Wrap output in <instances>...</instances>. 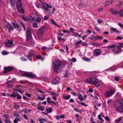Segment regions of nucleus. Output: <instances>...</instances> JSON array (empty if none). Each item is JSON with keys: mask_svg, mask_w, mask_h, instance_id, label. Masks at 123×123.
I'll list each match as a JSON object with an SVG mask.
<instances>
[{"mask_svg": "<svg viewBox=\"0 0 123 123\" xmlns=\"http://www.w3.org/2000/svg\"><path fill=\"white\" fill-rule=\"evenodd\" d=\"M116 46V45H109L108 47L109 48H112L111 50L112 51L114 54H118L121 52L122 50L121 48H119L117 47V48H115V46Z\"/></svg>", "mask_w": 123, "mask_h": 123, "instance_id": "nucleus-3", "label": "nucleus"}, {"mask_svg": "<svg viewBox=\"0 0 123 123\" xmlns=\"http://www.w3.org/2000/svg\"><path fill=\"white\" fill-rule=\"evenodd\" d=\"M118 25L122 29H123V25L120 23H118Z\"/></svg>", "mask_w": 123, "mask_h": 123, "instance_id": "nucleus-58", "label": "nucleus"}, {"mask_svg": "<svg viewBox=\"0 0 123 123\" xmlns=\"http://www.w3.org/2000/svg\"><path fill=\"white\" fill-rule=\"evenodd\" d=\"M14 69V68L13 67L9 66L7 67H5L4 68L3 73L6 74L9 72H10Z\"/></svg>", "mask_w": 123, "mask_h": 123, "instance_id": "nucleus-8", "label": "nucleus"}, {"mask_svg": "<svg viewBox=\"0 0 123 123\" xmlns=\"http://www.w3.org/2000/svg\"><path fill=\"white\" fill-rule=\"evenodd\" d=\"M12 23L13 25L14 28H15L16 30H18L19 31H21L22 29L21 26H20L18 24L12 22Z\"/></svg>", "mask_w": 123, "mask_h": 123, "instance_id": "nucleus-10", "label": "nucleus"}, {"mask_svg": "<svg viewBox=\"0 0 123 123\" xmlns=\"http://www.w3.org/2000/svg\"><path fill=\"white\" fill-rule=\"evenodd\" d=\"M119 45L117 46V47H123V43H119Z\"/></svg>", "mask_w": 123, "mask_h": 123, "instance_id": "nucleus-42", "label": "nucleus"}, {"mask_svg": "<svg viewBox=\"0 0 123 123\" xmlns=\"http://www.w3.org/2000/svg\"><path fill=\"white\" fill-rule=\"evenodd\" d=\"M27 17V21L29 22H31L33 20V18L32 17L30 16H28Z\"/></svg>", "mask_w": 123, "mask_h": 123, "instance_id": "nucleus-27", "label": "nucleus"}, {"mask_svg": "<svg viewBox=\"0 0 123 123\" xmlns=\"http://www.w3.org/2000/svg\"><path fill=\"white\" fill-rule=\"evenodd\" d=\"M20 59L23 61H26L27 60V59L26 58H25L23 57H21Z\"/></svg>", "mask_w": 123, "mask_h": 123, "instance_id": "nucleus-56", "label": "nucleus"}, {"mask_svg": "<svg viewBox=\"0 0 123 123\" xmlns=\"http://www.w3.org/2000/svg\"><path fill=\"white\" fill-rule=\"evenodd\" d=\"M114 79L115 80L117 81H119L120 80L119 77L117 76L114 77Z\"/></svg>", "mask_w": 123, "mask_h": 123, "instance_id": "nucleus-46", "label": "nucleus"}, {"mask_svg": "<svg viewBox=\"0 0 123 123\" xmlns=\"http://www.w3.org/2000/svg\"><path fill=\"white\" fill-rule=\"evenodd\" d=\"M112 12L113 15H115L117 14H118L119 13V12H118L117 10H112Z\"/></svg>", "mask_w": 123, "mask_h": 123, "instance_id": "nucleus-22", "label": "nucleus"}, {"mask_svg": "<svg viewBox=\"0 0 123 123\" xmlns=\"http://www.w3.org/2000/svg\"><path fill=\"white\" fill-rule=\"evenodd\" d=\"M24 117L26 120H28V117L26 116L25 114H24L23 115Z\"/></svg>", "mask_w": 123, "mask_h": 123, "instance_id": "nucleus-64", "label": "nucleus"}, {"mask_svg": "<svg viewBox=\"0 0 123 123\" xmlns=\"http://www.w3.org/2000/svg\"><path fill=\"white\" fill-rule=\"evenodd\" d=\"M22 7H19L17 8V9L18 12L22 14H24V11L23 9L22 8Z\"/></svg>", "mask_w": 123, "mask_h": 123, "instance_id": "nucleus-17", "label": "nucleus"}, {"mask_svg": "<svg viewBox=\"0 0 123 123\" xmlns=\"http://www.w3.org/2000/svg\"><path fill=\"white\" fill-rule=\"evenodd\" d=\"M98 119H99V120H100L104 121L103 119L102 118L101 116L100 115H98Z\"/></svg>", "mask_w": 123, "mask_h": 123, "instance_id": "nucleus-54", "label": "nucleus"}, {"mask_svg": "<svg viewBox=\"0 0 123 123\" xmlns=\"http://www.w3.org/2000/svg\"><path fill=\"white\" fill-rule=\"evenodd\" d=\"M14 109H19L20 108V105H19L16 104L15 102L14 103Z\"/></svg>", "mask_w": 123, "mask_h": 123, "instance_id": "nucleus-25", "label": "nucleus"}, {"mask_svg": "<svg viewBox=\"0 0 123 123\" xmlns=\"http://www.w3.org/2000/svg\"><path fill=\"white\" fill-rule=\"evenodd\" d=\"M22 76L23 77H27L29 78H36L37 76L35 74H33L32 73H28L27 72L22 74Z\"/></svg>", "mask_w": 123, "mask_h": 123, "instance_id": "nucleus-7", "label": "nucleus"}, {"mask_svg": "<svg viewBox=\"0 0 123 123\" xmlns=\"http://www.w3.org/2000/svg\"><path fill=\"white\" fill-rule=\"evenodd\" d=\"M96 39H103V37L102 36H96Z\"/></svg>", "mask_w": 123, "mask_h": 123, "instance_id": "nucleus-39", "label": "nucleus"}, {"mask_svg": "<svg viewBox=\"0 0 123 123\" xmlns=\"http://www.w3.org/2000/svg\"><path fill=\"white\" fill-rule=\"evenodd\" d=\"M29 43L31 45H33L35 43V42L33 40H32L29 42Z\"/></svg>", "mask_w": 123, "mask_h": 123, "instance_id": "nucleus-40", "label": "nucleus"}, {"mask_svg": "<svg viewBox=\"0 0 123 123\" xmlns=\"http://www.w3.org/2000/svg\"><path fill=\"white\" fill-rule=\"evenodd\" d=\"M116 38L117 40H121L123 38V37L122 36H117L116 37Z\"/></svg>", "mask_w": 123, "mask_h": 123, "instance_id": "nucleus-48", "label": "nucleus"}, {"mask_svg": "<svg viewBox=\"0 0 123 123\" xmlns=\"http://www.w3.org/2000/svg\"><path fill=\"white\" fill-rule=\"evenodd\" d=\"M15 92H13L11 94H10V93H8L7 94V96L11 97L14 98V97L13 96V95H14V94Z\"/></svg>", "mask_w": 123, "mask_h": 123, "instance_id": "nucleus-32", "label": "nucleus"}, {"mask_svg": "<svg viewBox=\"0 0 123 123\" xmlns=\"http://www.w3.org/2000/svg\"><path fill=\"white\" fill-rule=\"evenodd\" d=\"M27 32L26 33V40L30 41L32 38L31 35V32L32 31L31 29L29 27H27L26 28Z\"/></svg>", "mask_w": 123, "mask_h": 123, "instance_id": "nucleus-4", "label": "nucleus"}, {"mask_svg": "<svg viewBox=\"0 0 123 123\" xmlns=\"http://www.w3.org/2000/svg\"><path fill=\"white\" fill-rule=\"evenodd\" d=\"M46 29V27L43 26L40 28L38 31V35L39 38H41L43 36V32Z\"/></svg>", "mask_w": 123, "mask_h": 123, "instance_id": "nucleus-6", "label": "nucleus"}, {"mask_svg": "<svg viewBox=\"0 0 123 123\" xmlns=\"http://www.w3.org/2000/svg\"><path fill=\"white\" fill-rule=\"evenodd\" d=\"M94 55L98 56L101 55V52L99 49H95Z\"/></svg>", "mask_w": 123, "mask_h": 123, "instance_id": "nucleus-12", "label": "nucleus"}, {"mask_svg": "<svg viewBox=\"0 0 123 123\" xmlns=\"http://www.w3.org/2000/svg\"><path fill=\"white\" fill-rule=\"evenodd\" d=\"M22 86L20 85H18L17 86V88L19 89H20L22 88Z\"/></svg>", "mask_w": 123, "mask_h": 123, "instance_id": "nucleus-63", "label": "nucleus"}, {"mask_svg": "<svg viewBox=\"0 0 123 123\" xmlns=\"http://www.w3.org/2000/svg\"><path fill=\"white\" fill-rule=\"evenodd\" d=\"M10 4L12 6H14L15 4V0H10Z\"/></svg>", "mask_w": 123, "mask_h": 123, "instance_id": "nucleus-23", "label": "nucleus"}, {"mask_svg": "<svg viewBox=\"0 0 123 123\" xmlns=\"http://www.w3.org/2000/svg\"><path fill=\"white\" fill-rule=\"evenodd\" d=\"M14 86L13 85L11 84H8L7 85V87L8 88H10L13 87Z\"/></svg>", "mask_w": 123, "mask_h": 123, "instance_id": "nucleus-41", "label": "nucleus"}, {"mask_svg": "<svg viewBox=\"0 0 123 123\" xmlns=\"http://www.w3.org/2000/svg\"><path fill=\"white\" fill-rule=\"evenodd\" d=\"M22 18L23 19L24 21H27V17H24L23 15L21 16Z\"/></svg>", "mask_w": 123, "mask_h": 123, "instance_id": "nucleus-36", "label": "nucleus"}, {"mask_svg": "<svg viewBox=\"0 0 123 123\" xmlns=\"http://www.w3.org/2000/svg\"><path fill=\"white\" fill-rule=\"evenodd\" d=\"M109 1H107L105 2V7H106L108 6L109 4Z\"/></svg>", "mask_w": 123, "mask_h": 123, "instance_id": "nucleus-47", "label": "nucleus"}, {"mask_svg": "<svg viewBox=\"0 0 123 123\" xmlns=\"http://www.w3.org/2000/svg\"><path fill=\"white\" fill-rule=\"evenodd\" d=\"M5 122L6 123H11V122L8 119H6L5 120Z\"/></svg>", "mask_w": 123, "mask_h": 123, "instance_id": "nucleus-59", "label": "nucleus"}, {"mask_svg": "<svg viewBox=\"0 0 123 123\" xmlns=\"http://www.w3.org/2000/svg\"><path fill=\"white\" fill-rule=\"evenodd\" d=\"M88 34H87L84 35L82 37V38L83 39V40H85V38L87 37V36H88Z\"/></svg>", "mask_w": 123, "mask_h": 123, "instance_id": "nucleus-49", "label": "nucleus"}, {"mask_svg": "<svg viewBox=\"0 0 123 123\" xmlns=\"http://www.w3.org/2000/svg\"><path fill=\"white\" fill-rule=\"evenodd\" d=\"M39 120L40 121H44L45 122H47V120L45 118H41L40 119H39Z\"/></svg>", "mask_w": 123, "mask_h": 123, "instance_id": "nucleus-38", "label": "nucleus"}, {"mask_svg": "<svg viewBox=\"0 0 123 123\" xmlns=\"http://www.w3.org/2000/svg\"><path fill=\"white\" fill-rule=\"evenodd\" d=\"M46 111L48 113L51 112L52 111V108H49L47 109L46 110Z\"/></svg>", "mask_w": 123, "mask_h": 123, "instance_id": "nucleus-26", "label": "nucleus"}, {"mask_svg": "<svg viewBox=\"0 0 123 123\" xmlns=\"http://www.w3.org/2000/svg\"><path fill=\"white\" fill-rule=\"evenodd\" d=\"M121 117H120L118 119H116L115 120V122L117 123H119L121 121Z\"/></svg>", "mask_w": 123, "mask_h": 123, "instance_id": "nucleus-34", "label": "nucleus"}, {"mask_svg": "<svg viewBox=\"0 0 123 123\" xmlns=\"http://www.w3.org/2000/svg\"><path fill=\"white\" fill-rule=\"evenodd\" d=\"M50 20L51 22L54 25L56 23L55 21L53 19H51Z\"/></svg>", "mask_w": 123, "mask_h": 123, "instance_id": "nucleus-52", "label": "nucleus"}, {"mask_svg": "<svg viewBox=\"0 0 123 123\" xmlns=\"http://www.w3.org/2000/svg\"><path fill=\"white\" fill-rule=\"evenodd\" d=\"M25 95L28 96V97H31V94H29L28 92H26L25 93Z\"/></svg>", "mask_w": 123, "mask_h": 123, "instance_id": "nucleus-61", "label": "nucleus"}, {"mask_svg": "<svg viewBox=\"0 0 123 123\" xmlns=\"http://www.w3.org/2000/svg\"><path fill=\"white\" fill-rule=\"evenodd\" d=\"M115 92V88H114L111 89L106 92L105 95V96L106 97H110L113 95Z\"/></svg>", "mask_w": 123, "mask_h": 123, "instance_id": "nucleus-5", "label": "nucleus"}, {"mask_svg": "<svg viewBox=\"0 0 123 123\" xmlns=\"http://www.w3.org/2000/svg\"><path fill=\"white\" fill-rule=\"evenodd\" d=\"M14 98H16L17 97V98L18 99H21L22 97L20 96V95L17 92H15L14 95H13Z\"/></svg>", "mask_w": 123, "mask_h": 123, "instance_id": "nucleus-14", "label": "nucleus"}, {"mask_svg": "<svg viewBox=\"0 0 123 123\" xmlns=\"http://www.w3.org/2000/svg\"><path fill=\"white\" fill-rule=\"evenodd\" d=\"M53 70L56 73H59L62 71L64 67L63 63L58 60L54 61L53 64Z\"/></svg>", "mask_w": 123, "mask_h": 123, "instance_id": "nucleus-1", "label": "nucleus"}, {"mask_svg": "<svg viewBox=\"0 0 123 123\" xmlns=\"http://www.w3.org/2000/svg\"><path fill=\"white\" fill-rule=\"evenodd\" d=\"M74 110L76 111V112H78L79 113H80L81 111H82V110H80V109H79L77 108H74Z\"/></svg>", "mask_w": 123, "mask_h": 123, "instance_id": "nucleus-33", "label": "nucleus"}, {"mask_svg": "<svg viewBox=\"0 0 123 123\" xmlns=\"http://www.w3.org/2000/svg\"><path fill=\"white\" fill-rule=\"evenodd\" d=\"M92 84L97 87H98L99 86L98 80L97 78L95 77L93 78Z\"/></svg>", "mask_w": 123, "mask_h": 123, "instance_id": "nucleus-9", "label": "nucleus"}, {"mask_svg": "<svg viewBox=\"0 0 123 123\" xmlns=\"http://www.w3.org/2000/svg\"><path fill=\"white\" fill-rule=\"evenodd\" d=\"M43 96V98H41L40 96H38L37 97V98L38 99H40V100H44L45 99L44 98V95H43L42 97Z\"/></svg>", "mask_w": 123, "mask_h": 123, "instance_id": "nucleus-35", "label": "nucleus"}, {"mask_svg": "<svg viewBox=\"0 0 123 123\" xmlns=\"http://www.w3.org/2000/svg\"><path fill=\"white\" fill-rule=\"evenodd\" d=\"M90 38L91 40H92V39H93L94 40L96 39V36H93L92 35H91V36L90 37Z\"/></svg>", "mask_w": 123, "mask_h": 123, "instance_id": "nucleus-45", "label": "nucleus"}, {"mask_svg": "<svg viewBox=\"0 0 123 123\" xmlns=\"http://www.w3.org/2000/svg\"><path fill=\"white\" fill-rule=\"evenodd\" d=\"M28 55H29L33 58L35 56V52L32 50H30L28 53Z\"/></svg>", "mask_w": 123, "mask_h": 123, "instance_id": "nucleus-20", "label": "nucleus"}, {"mask_svg": "<svg viewBox=\"0 0 123 123\" xmlns=\"http://www.w3.org/2000/svg\"><path fill=\"white\" fill-rule=\"evenodd\" d=\"M59 78L58 77H56L53 80L52 83L53 84H56L58 83V80Z\"/></svg>", "mask_w": 123, "mask_h": 123, "instance_id": "nucleus-15", "label": "nucleus"}, {"mask_svg": "<svg viewBox=\"0 0 123 123\" xmlns=\"http://www.w3.org/2000/svg\"><path fill=\"white\" fill-rule=\"evenodd\" d=\"M115 109L120 113L123 112V99H121L115 102Z\"/></svg>", "mask_w": 123, "mask_h": 123, "instance_id": "nucleus-2", "label": "nucleus"}, {"mask_svg": "<svg viewBox=\"0 0 123 123\" xmlns=\"http://www.w3.org/2000/svg\"><path fill=\"white\" fill-rule=\"evenodd\" d=\"M46 6L47 7L46 8L47 9V11H48V9L49 8H52V6L49 4H46Z\"/></svg>", "mask_w": 123, "mask_h": 123, "instance_id": "nucleus-44", "label": "nucleus"}, {"mask_svg": "<svg viewBox=\"0 0 123 123\" xmlns=\"http://www.w3.org/2000/svg\"><path fill=\"white\" fill-rule=\"evenodd\" d=\"M16 6L17 8L19 7H22V4L21 0H18L16 2Z\"/></svg>", "mask_w": 123, "mask_h": 123, "instance_id": "nucleus-13", "label": "nucleus"}, {"mask_svg": "<svg viewBox=\"0 0 123 123\" xmlns=\"http://www.w3.org/2000/svg\"><path fill=\"white\" fill-rule=\"evenodd\" d=\"M49 93L52 95H55L56 93L54 92H49Z\"/></svg>", "mask_w": 123, "mask_h": 123, "instance_id": "nucleus-62", "label": "nucleus"}, {"mask_svg": "<svg viewBox=\"0 0 123 123\" xmlns=\"http://www.w3.org/2000/svg\"><path fill=\"white\" fill-rule=\"evenodd\" d=\"M14 29V28L11 25H9L8 27V29L10 31L13 30Z\"/></svg>", "mask_w": 123, "mask_h": 123, "instance_id": "nucleus-28", "label": "nucleus"}, {"mask_svg": "<svg viewBox=\"0 0 123 123\" xmlns=\"http://www.w3.org/2000/svg\"><path fill=\"white\" fill-rule=\"evenodd\" d=\"M12 81L8 80L5 83L6 84H10L11 83H12Z\"/></svg>", "mask_w": 123, "mask_h": 123, "instance_id": "nucleus-57", "label": "nucleus"}, {"mask_svg": "<svg viewBox=\"0 0 123 123\" xmlns=\"http://www.w3.org/2000/svg\"><path fill=\"white\" fill-rule=\"evenodd\" d=\"M119 13L121 14L119 16L120 17H123V9H121L120 11H119Z\"/></svg>", "mask_w": 123, "mask_h": 123, "instance_id": "nucleus-24", "label": "nucleus"}, {"mask_svg": "<svg viewBox=\"0 0 123 123\" xmlns=\"http://www.w3.org/2000/svg\"><path fill=\"white\" fill-rule=\"evenodd\" d=\"M51 98L50 97H48L47 98V101L48 103H50Z\"/></svg>", "mask_w": 123, "mask_h": 123, "instance_id": "nucleus-53", "label": "nucleus"}, {"mask_svg": "<svg viewBox=\"0 0 123 123\" xmlns=\"http://www.w3.org/2000/svg\"><path fill=\"white\" fill-rule=\"evenodd\" d=\"M111 31L113 32L116 33H119V32L117 30L116 28H114L113 27H112L111 29Z\"/></svg>", "mask_w": 123, "mask_h": 123, "instance_id": "nucleus-21", "label": "nucleus"}, {"mask_svg": "<svg viewBox=\"0 0 123 123\" xmlns=\"http://www.w3.org/2000/svg\"><path fill=\"white\" fill-rule=\"evenodd\" d=\"M37 109L41 111H43L44 110V108L43 107L41 106H39L37 107Z\"/></svg>", "mask_w": 123, "mask_h": 123, "instance_id": "nucleus-31", "label": "nucleus"}, {"mask_svg": "<svg viewBox=\"0 0 123 123\" xmlns=\"http://www.w3.org/2000/svg\"><path fill=\"white\" fill-rule=\"evenodd\" d=\"M23 98L26 101H27L28 99V98L27 97H25L24 95L23 96Z\"/></svg>", "mask_w": 123, "mask_h": 123, "instance_id": "nucleus-60", "label": "nucleus"}, {"mask_svg": "<svg viewBox=\"0 0 123 123\" xmlns=\"http://www.w3.org/2000/svg\"><path fill=\"white\" fill-rule=\"evenodd\" d=\"M71 96L69 95L67 96H64L63 97V98L65 100H68L69 99L70 97Z\"/></svg>", "mask_w": 123, "mask_h": 123, "instance_id": "nucleus-30", "label": "nucleus"}, {"mask_svg": "<svg viewBox=\"0 0 123 123\" xmlns=\"http://www.w3.org/2000/svg\"><path fill=\"white\" fill-rule=\"evenodd\" d=\"M82 42V41L81 40L78 41V42L76 43L75 44V45L76 46L78 45L79 44L81 43Z\"/></svg>", "mask_w": 123, "mask_h": 123, "instance_id": "nucleus-37", "label": "nucleus"}, {"mask_svg": "<svg viewBox=\"0 0 123 123\" xmlns=\"http://www.w3.org/2000/svg\"><path fill=\"white\" fill-rule=\"evenodd\" d=\"M35 20L38 22H40L41 20V18L39 17L37 18Z\"/></svg>", "mask_w": 123, "mask_h": 123, "instance_id": "nucleus-43", "label": "nucleus"}, {"mask_svg": "<svg viewBox=\"0 0 123 123\" xmlns=\"http://www.w3.org/2000/svg\"><path fill=\"white\" fill-rule=\"evenodd\" d=\"M5 44L6 47H11L13 44V41L12 40H8L7 42L5 43Z\"/></svg>", "mask_w": 123, "mask_h": 123, "instance_id": "nucleus-11", "label": "nucleus"}, {"mask_svg": "<svg viewBox=\"0 0 123 123\" xmlns=\"http://www.w3.org/2000/svg\"><path fill=\"white\" fill-rule=\"evenodd\" d=\"M93 78H94V77L89 78L86 79L85 80V82L86 83L92 84V81Z\"/></svg>", "mask_w": 123, "mask_h": 123, "instance_id": "nucleus-16", "label": "nucleus"}, {"mask_svg": "<svg viewBox=\"0 0 123 123\" xmlns=\"http://www.w3.org/2000/svg\"><path fill=\"white\" fill-rule=\"evenodd\" d=\"M32 26L34 28H37L38 27V25L35 23H34L33 24Z\"/></svg>", "mask_w": 123, "mask_h": 123, "instance_id": "nucleus-51", "label": "nucleus"}, {"mask_svg": "<svg viewBox=\"0 0 123 123\" xmlns=\"http://www.w3.org/2000/svg\"><path fill=\"white\" fill-rule=\"evenodd\" d=\"M26 56L30 61L31 62L32 61V58H33V57L28 55H26Z\"/></svg>", "mask_w": 123, "mask_h": 123, "instance_id": "nucleus-29", "label": "nucleus"}, {"mask_svg": "<svg viewBox=\"0 0 123 123\" xmlns=\"http://www.w3.org/2000/svg\"><path fill=\"white\" fill-rule=\"evenodd\" d=\"M41 4H42V6L43 8L47 12H48V11H47V9L46 7V4L43 2H42L41 3Z\"/></svg>", "mask_w": 123, "mask_h": 123, "instance_id": "nucleus-19", "label": "nucleus"}, {"mask_svg": "<svg viewBox=\"0 0 123 123\" xmlns=\"http://www.w3.org/2000/svg\"><path fill=\"white\" fill-rule=\"evenodd\" d=\"M85 33V32H82V33L80 34L79 35L78 33L77 32H74V34L73 35V36L77 37L78 36L79 37H81V35L82 34H83L84 33Z\"/></svg>", "mask_w": 123, "mask_h": 123, "instance_id": "nucleus-18", "label": "nucleus"}, {"mask_svg": "<svg viewBox=\"0 0 123 123\" xmlns=\"http://www.w3.org/2000/svg\"><path fill=\"white\" fill-rule=\"evenodd\" d=\"M25 113H29L30 111V110L29 109H25Z\"/></svg>", "mask_w": 123, "mask_h": 123, "instance_id": "nucleus-50", "label": "nucleus"}, {"mask_svg": "<svg viewBox=\"0 0 123 123\" xmlns=\"http://www.w3.org/2000/svg\"><path fill=\"white\" fill-rule=\"evenodd\" d=\"M83 60L84 61L88 62L90 61V59H88V58L86 57H85L84 58Z\"/></svg>", "mask_w": 123, "mask_h": 123, "instance_id": "nucleus-55", "label": "nucleus"}]
</instances>
